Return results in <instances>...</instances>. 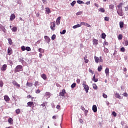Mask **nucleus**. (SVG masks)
Instances as JSON below:
<instances>
[{"label": "nucleus", "instance_id": "obj_43", "mask_svg": "<svg viewBox=\"0 0 128 128\" xmlns=\"http://www.w3.org/2000/svg\"><path fill=\"white\" fill-rule=\"evenodd\" d=\"M16 112L17 114H18L20 112V109H17L16 110Z\"/></svg>", "mask_w": 128, "mask_h": 128}, {"label": "nucleus", "instance_id": "obj_25", "mask_svg": "<svg viewBox=\"0 0 128 128\" xmlns=\"http://www.w3.org/2000/svg\"><path fill=\"white\" fill-rule=\"evenodd\" d=\"M41 77L42 78H43V80H46V74H43L41 75Z\"/></svg>", "mask_w": 128, "mask_h": 128}, {"label": "nucleus", "instance_id": "obj_12", "mask_svg": "<svg viewBox=\"0 0 128 128\" xmlns=\"http://www.w3.org/2000/svg\"><path fill=\"white\" fill-rule=\"evenodd\" d=\"M16 18V15L14 14H12L10 16V20H11V22H12V20H14Z\"/></svg>", "mask_w": 128, "mask_h": 128}, {"label": "nucleus", "instance_id": "obj_36", "mask_svg": "<svg viewBox=\"0 0 128 128\" xmlns=\"http://www.w3.org/2000/svg\"><path fill=\"white\" fill-rule=\"evenodd\" d=\"M8 44L12 45V40L10 38L8 39Z\"/></svg>", "mask_w": 128, "mask_h": 128}, {"label": "nucleus", "instance_id": "obj_7", "mask_svg": "<svg viewBox=\"0 0 128 128\" xmlns=\"http://www.w3.org/2000/svg\"><path fill=\"white\" fill-rule=\"evenodd\" d=\"M8 56H10V54H12V49L10 47L8 48Z\"/></svg>", "mask_w": 128, "mask_h": 128}, {"label": "nucleus", "instance_id": "obj_2", "mask_svg": "<svg viewBox=\"0 0 128 128\" xmlns=\"http://www.w3.org/2000/svg\"><path fill=\"white\" fill-rule=\"evenodd\" d=\"M82 86L86 90V92L88 94V90H90L88 86L86 84V82H83Z\"/></svg>", "mask_w": 128, "mask_h": 128}, {"label": "nucleus", "instance_id": "obj_56", "mask_svg": "<svg viewBox=\"0 0 128 128\" xmlns=\"http://www.w3.org/2000/svg\"><path fill=\"white\" fill-rule=\"evenodd\" d=\"M45 94L46 96H50V92H46Z\"/></svg>", "mask_w": 128, "mask_h": 128}, {"label": "nucleus", "instance_id": "obj_15", "mask_svg": "<svg viewBox=\"0 0 128 128\" xmlns=\"http://www.w3.org/2000/svg\"><path fill=\"white\" fill-rule=\"evenodd\" d=\"M105 74L106 76H110V69L106 68L105 70Z\"/></svg>", "mask_w": 128, "mask_h": 128}, {"label": "nucleus", "instance_id": "obj_35", "mask_svg": "<svg viewBox=\"0 0 128 128\" xmlns=\"http://www.w3.org/2000/svg\"><path fill=\"white\" fill-rule=\"evenodd\" d=\"M38 52H44V50L42 48H40L38 49Z\"/></svg>", "mask_w": 128, "mask_h": 128}, {"label": "nucleus", "instance_id": "obj_5", "mask_svg": "<svg viewBox=\"0 0 128 128\" xmlns=\"http://www.w3.org/2000/svg\"><path fill=\"white\" fill-rule=\"evenodd\" d=\"M50 28L52 32H54L56 30V24H54V22H51L50 24Z\"/></svg>", "mask_w": 128, "mask_h": 128}, {"label": "nucleus", "instance_id": "obj_3", "mask_svg": "<svg viewBox=\"0 0 128 128\" xmlns=\"http://www.w3.org/2000/svg\"><path fill=\"white\" fill-rule=\"evenodd\" d=\"M22 71V66L18 65L15 68V72H18Z\"/></svg>", "mask_w": 128, "mask_h": 128}, {"label": "nucleus", "instance_id": "obj_27", "mask_svg": "<svg viewBox=\"0 0 128 128\" xmlns=\"http://www.w3.org/2000/svg\"><path fill=\"white\" fill-rule=\"evenodd\" d=\"M102 65L99 66L98 68V72H102Z\"/></svg>", "mask_w": 128, "mask_h": 128}, {"label": "nucleus", "instance_id": "obj_33", "mask_svg": "<svg viewBox=\"0 0 128 128\" xmlns=\"http://www.w3.org/2000/svg\"><path fill=\"white\" fill-rule=\"evenodd\" d=\"M76 83H73L72 85H71V88H76Z\"/></svg>", "mask_w": 128, "mask_h": 128}, {"label": "nucleus", "instance_id": "obj_49", "mask_svg": "<svg viewBox=\"0 0 128 128\" xmlns=\"http://www.w3.org/2000/svg\"><path fill=\"white\" fill-rule=\"evenodd\" d=\"M121 52H124V51L126 50V49H124V47H122L120 48Z\"/></svg>", "mask_w": 128, "mask_h": 128}, {"label": "nucleus", "instance_id": "obj_59", "mask_svg": "<svg viewBox=\"0 0 128 128\" xmlns=\"http://www.w3.org/2000/svg\"><path fill=\"white\" fill-rule=\"evenodd\" d=\"M42 2H43V4H48V2H46V0H42Z\"/></svg>", "mask_w": 128, "mask_h": 128}, {"label": "nucleus", "instance_id": "obj_6", "mask_svg": "<svg viewBox=\"0 0 128 128\" xmlns=\"http://www.w3.org/2000/svg\"><path fill=\"white\" fill-rule=\"evenodd\" d=\"M44 38L46 40V42H48V44H50V37L45 36H44Z\"/></svg>", "mask_w": 128, "mask_h": 128}, {"label": "nucleus", "instance_id": "obj_8", "mask_svg": "<svg viewBox=\"0 0 128 128\" xmlns=\"http://www.w3.org/2000/svg\"><path fill=\"white\" fill-rule=\"evenodd\" d=\"M66 90L63 89L62 91L60 92V96H64V94H66Z\"/></svg>", "mask_w": 128, "mask_h": 128}, {"label": "nucleus", "instance_id": "obj_26", "mask_svg": "<svg viewBox=\"0 0 128 128\" xmlns=\"http://www.w3.org/2000/svg\"><path fill=\"white\" fill-rule=\"evenodd\" d=\"M11 30L12 32H16L18 30V28L14 26Z\"/></svg>", "mask_w": 128, "mask_h": 128}, {"label": "nucleus", "instance_id": "obj_17", "mask_svg": "<svg viewBox=\"0 0 128 128\" xmlns=\"http://www.w3.org/2000/svg\"><path fill=\"white\" fill-rule=\"evenodd\" d=\"M26 86H28V88H32V86H34V84L32 82H27Z\"/></svg>", "mask_w": 128, "mask_h": 128}, {"label": "nucleus", "instance_id": "obj_61", "mask_svg": "<svg viewBox=\"0 0 128 128\" xmlns=\"http://www.w3.org/2000/svg\"><path fill=\"white\" fill-rule=\"evenodd\" d=\"M40 90H36V94H40Z\"/></svg>", "mask_w": 128, "mask_h": 128}, {"label": "nucleus", "instance_id": "obj_51", "mask_svg": "<svg viewBox=\"0 0 128 128\" xmlns=\"http://www.w3.org/2000/svg\"><path fill=\"white\" fill-rule=\"evenodd\" d=\"M124 44H125V46H126L128 45V40H125L124 42Z\"/></svg>", "mask_w": 128, "mask_h": 128}, {"label": "nucleus", "instance_id": "obj_54", "mask_svg": "<svg viewBox=\"0 0 128 128\" xmlns=\"http://www.w3.org/2000/svg\"><path fill=\"white\" fill-rule=\"evenodd\" d=\"M112 114L114 116H116V113L115 112H112Z\"/></svg>", "mask_w": 128, "mask_h": 128}, {"label": "nucleus", "instance_id": "obj_58", "mask_svg": "<svg viewBox=\"0 0 128 128\" xmlns=\"http://www.w3.org/2000/svg\"><path fill=\"white\" fill-rule=\"evenodd\" d=\"M86 22H81L80 23V24H81V26H82H82H86Z\"/></svg>", "mask_w": 128, "mask_h": 128}, {"label": "nucleus", "instance_id": "obj_18", "mask_svg": "<svg viewBox=\"0 0 128 128\" xmlns=\"http://www.w3.org/2000/svg\"><path fill=\"white\" fill-rule=\"evenodd\" d=\"M41 106L43 108H46V106H48V102H44L43 104H41Z\"/></svg>", "mask_w": 128, "mask_h": 128}, {"label": "nucleus", "instance_id": "obj_50", "mask_svg": "<svg viewBox=\"0 0 128 128\" xmlns=\"http://www.w3.org/2000/svg\"><path fill=\"white\" fill-rule=\"evenodd\" d=\"M78 4H84V2L82 0H78L77 1Z\"/></svg>", "mask_w": 128, "mask_h": 128}, {"label": "nucleus", "instance_id": "obj_44", "mask_svg": "<svg viewBox=\"0 0 128 128\" xmlns=\"http://www.w3.org/2000/svg\"><path fill=\"white\" fill-rule=\"evenodd\" d=\"M66 30H62V32H60V34H66Z\"/></svg>", "mask_w": 128, "mask_h": 128}, {"label": "nucleus", "instance_id": "obj_23", "mask_svg": "<svg viewBox=\"0 0 128 128\" xmlns=\"http://www.w3.org/2000/svg\"><path fill=\"white\" fill-rule=\"evenodd\" d=\"M115 96L116 98H119L120 100H122V96L120 95L118 93H116L115 94Z\"/></svg>", "mask_w": 128, "mask_h": 128}, {"label": "nucleus", "instance_id": "obj_14", "mask_svg": "<svg viewBox=\"0 0 128 128\" xmlns=\"http://www.w3.org/2000/svg\"><path fill=\"white\" fill-rule=\"evenodd\" d=\"M92 110L93 112H98V108L96 107V106L94 105L92 106Z\"/></svg>", "mask_w": 128, "mask_h": 128}, {"label": "nucleus", "instance_id": "obj_62", "mask_svg": "<svg viewBox=\"0 0 128 128\" xmlns=\"http://www.w3.org/2000/svg\"><path fill=\"white\" fill-rule=\"evenodd\" d=\"M76 82H77V84H80V80L77 79Z\"/></svg>", "mask_w": 128, "mask_h": 128}, {"label": "nucleus", "instance_id": "obj_31", "mask_svg": "<svg viewBox=\"0 0 128 128\" xmlns=\"http://www.w3.org/2000/svg\"><path fill=\"white\" fill-rule=\"evenodd\" d=\"M8 122L9 124H12V122H14V120H12V118H10L8 120Z\"/></svg>", "mask_w": 128, "mask_h": 128}, {"label": "nucleus", "instance_id": "obj_4", "mask_svg": "<svg viewBox=\"0 0 128 128\" xmlns=\"http://www.w3.org/2000/svg\"><path fill=\"white\" fill-rule=\"evenodd\" d=\"M117 13L120 16H124V12H122V8H118L117 10Z\"/></svg>", "mask_w": 128, "mask_h": 128}, {"label": "nucleus", "instance_id": "obj_20", "mask_svg": "<svg viewBox=\"0 0 128 128\" xmlns=\"http://www.w3.org/2000/svg\"><path fill=\"white\" fill-rule=\"evenodd\" d=\"M82 24H78L72 26V28H80Z\"/></svg>", "mask_w": 128, "mask_h": 128}, {"label": "nucleus", "instance_id": "obj_21", "mask_svg": "<svg viewBox=\"0 0 128 128\" xmlns=\"http://www.w3.org/2000/svg\"><path fill=\"white\" fill-rule=\"evenodd\" d=\"M119 24H120V28H124V23L123 22H120L119 23Z\"/></svg>", "mask_w": 128, "mask_h": 128}, {"label": "nucleus", "instance_id": "obj_22", "mask_svg": "<svg viewBox=\"0 0 128 128\" xmlns=\"http://www.w3.org/2000/svg\"><path fill=\"white\" fill-rule=\"evenodd\" d=\"M0 28L4 32H6V28L2 25L0 24Z\"/></svg>", "mask_w": 128, "mask_h": 128}, {"label": "nucleus", "instance_id": "obj_40", "mask_svg": "<svg viewBox=\"0 0 128 128\" xmlns=\"http://www.w3.org/2000/svg\"><path fill=\"white\" fill-rule=\"evenodd\" d=\"M118 40H122V35L119 34L118 36Z\"/></svg>", "mask_w": 128, "mask_h": 128}, {"label": "nucleus", "instance_id": "obj_37", "mask_svg": "<svg viewBox=\"0 0 128 128\" xmlns=\"http://www.w3.org/2000/svg\"><path fill=\"white\" fill-rule=\"evenodd\" d=\"M99 12H104V8H100L99 9Z\"/></svg>", "mask_w": 128, "mask_h": 128}, {"label": "nucleus", "instance_id": "obj_57", "mask_svg": "<svg viewBox=\"0 0 128 128\" xmlns=\"http://www.w3.org/2000/svg\"><path fill=\"white\" fill-rule=\"evenodd\" d=\"M38 86V82L36 81L34 83V86Z\"/></svg>", "mask_w": 128, "mask_h": 128}, {"label": "nucleus", "instance_id": "obj_45", "mask_svg": "<svg viewBox=\"0 0 128 128\" xmlns=\"http://www.w3.org/2000/svg\"><path fill=\"white\" fill-rule=\"evenodd\" d=\"M102 96H103V98H108V95H106L104 93H103Z\"/></svg>", "mask_w": 128, "mask_h": 128}, {"label": "nucleus", "instance_id": "obj_48", "mask_svg": "<svg viewBox=\"0 0 128 128\" xmlns=\"http://www.w3.org/2000/svg\"><path fill=\"white\" fill-rule=\"evenodd\" d=\"M104 52H106V54H108V49L106 48H104Z\"/></svg>", "mask_w": 128, "mask_h": 128}, {"label": "nucleus", "instance_id": "obj_29", "mask_svg": "<svg viewBox=\"0 0 128 128\" xmlns=\"http://www.w3.org/2000/svg\"><path fill=\"white\" fill-rule=\"evenodd\" d=\"M93 88L94 90H98V86H96V84H92Z\"/></svg>", "mask_w": 128, "mask_h": 128}, {"label": "nucleus", "instance_id": "obj_46", "mask_svg": "<svg viewBox=\"0 0 128 128\" xmlns=\"http://www.w3.org/2000/svg\"><path fill=\"white\" fill-rule=\"evenodd\" d=\"M80 14H82V12H79L76 14V16H80Z\"/></svg>", "mask_w": 128, "mask_h": 128}, {"label": "nucleus", "instance_id": "obj_11", "mask_svg": "<svg viewBox=\"0 0 128 128\" xmlns=\"http://www.w3.org/2000/svg\"><path fill=\"white\" fill-rule=\"evenodd\" d=\"M8 68V66L6 64H4L2 66L1 68L3 72H4L5 70H6V68Z\"/></svg>", "mask_w": 128, "mask_h": 128}, {"label": "nucleus", "instance_id": "obj_13", "mask_svg": "<svg viewBox=\"0 0 128 128\" xmlns=\"http://www.w3.org/2000/svg\"><path fill=\"white\" fill-rule=\"evenodd\" d=\"M93 44H95L96 46L98 45V40L96 39H93L92 40Z\"/></svg>", "mask_w": 128, "mask_h": 128}, {"label": "nucleus", "instance_id": "obj_38", "mask_svg": "<svg viewBox=\"0 0 128 128\" xmlns=\"http://www.w3.org/2000/svg\"><path fill=\"white\" fill-rule=\"evenodd\" d=\"M114 4H110L109 6V8L111 10L114 9Z\"/></svg>", "mask_w": 128, "mask_h": 128}, {"label": "nucleus", "instance_id": "obj_52", "mask_svg": "<svg viewBox=\"0 0 128 128\" xmlns=\"http://www.w3.org/2000/svg\"><path fill=\"white\" fill-rule=\"evenodd\" d=\"M75 4H76V1H73L72 3H71V6H74Z\"/></svg>", "mask_w": 128, "mask_h": 128}, {"label": "nucleus", "instance_id": "obj_34", "mask_svg": "<svg viewBox=\"0 0 128 128\" xmlns=\"http://www.w3.org/2000/svg\"><path fill=\"white\" fill-rule=\"evenodd\" d=\"M106 34L102 33V38L104 39V38H106Z\"/></svg>", "mask_w": 128, "mask_h": 128}, {"label": "nucleus", "instance_id": "obj_63", "mask_svg": "<svg viewBox=\"0 0 128 128\" xmlns=\"http://www.w3.org/2000/svg\"><path fill=\"white\" fill-rule=\"evenodd\" d=\"M56 108H57V110H60V105L57 106Z\"/></svg>", "mask_w": 128, "mask_h": 128}, {"label": "nucleus", "instance_id": "obj_16", "mask_svg": "<svg viewBox=\"0 0 128 128\" xmlns=\"http://www.w3.org/2000/svg\"><path fill=\"white\" fill-rule=\"evenodd\" d=\"M4 100H6V102H10V97H8L7 95L4 96Z\"/></svg>", "mask_w": 128, "mask_h": 128}, {"label": "nucleus", "instance_id": "obj_19", "mask_svg": "<svg viewBox=\"0 0 128 128\" xmlns=\"http://www.w3.org/2000/svg\"><path fill=\"white\" fill-rule=\"evenodd\" d=\"M27 104H28V106L31 107L32 106H34V102H29L27 103Z\"/></svg>", "mask_w": 128, "mask_h": 128}, {"label": "nucleus", "instance_id": "obj_60", "mask_svg": "<svg viewBox=\"0 0 128 128\" xmlns=\"http://www.w3.org/2000/svg\"><path fill=\"white\" fill-rule=\"evenodd\" d=\"M85 26H88V28H90V24H88V23H86Z\"/></svg>", "mask_w": 128, "mask_h": 128}, {"label": "nucleus", "instance_id": "obj_1", "mask_svg": "<svg viewBox=\"0 0 128 128\" xmlns=\"http://www.w3.org/2000/svg\"><path fill=\"white\" fill-rule=\"evenodd\" d=\"M95 62L96 64H98V62H104V60L102 59V56H100V58L94 56Z\"/></svg>", "mask_w": 128, "mask_h": 128}, {"label": "nucleus", "instance_id": "obj_64", "mask_svg": "<svg viewBox=\"0 0 128 128\" xmlns=\"http://www.w3.org/2000/svg\"><path fill=\"white\" fill-rule=\"evenodd\" d=\"M126 12L128 10V5L126 6V7L124 8Z\"/></svg>", "mask_w": 128, "mask_h": 128}, {"label": "nucleus", "instance_id": "obj_30", "mask_svg": "<svg viewBox=\"0 0 128 128\" xmlns=\"http://www.w3.org/2000/svg\"><path fill=\"white\" fill-rule=\"evenodd\" d=\"M117 8H122V3H120L119 5L117 6Z\"/></svg>", "mask_w": 128, "mask_h": 128}, {"label": "nucleus", "instance_id": "obj_41", "mask_svg": "<svg viewBox=\"0 0 128 128\" xmlns=\"http://www.w3.org/2000/svg\"><path fill=\"white\" fill-rule=\"evenodd\" d=\"M84 62L88 64V60L86 59V57L84 58Z\"/></svg>", "mask_w": 128, "mask_h": 128}, {"label": "nucleus", "instance_id": "obj_42", "mask_svg": "<svg viewBox=\"0 0 128 128\" xmlns=\"http://www.w3.org/2000/svg\"><path fill=\"white\" fill-rule=\"evenodd\" d=\"M26 50H27V52H30V50H32V49L30 47L26 46Z\"/></svg>", "mask_w": 128, "mask_h": 128}, {"label": "nucleus", "instance_id": "obj_10", "mask_svg": "<svg viewBox=\"0 0 128 128\" xmlns=\"http://www.w3.org/2000/svg\"><path fill=\"white\" fill-rule=\"evenodd\" d=\"M60 16H59L58 18H57L56 20V24H57V26H60Z\"/></svg>", "mask_w": 128, "mask_h": 128}, {"label": "nucleus", "instance_id": "obj_9", "mask_svg": "<svg viewBox=\"0 0 128 128\" xmlns=\"http://www.w3.org/2000/svg\"><path fill=\"white\" fill-rule=\"evenodd\" d=\"M12 84H14V86H16V88H20V85L18 84V82H16L15 80L12 81Z\"/></svg>", "mask_w": 128, "mask_h": 128}, {"label": "nucleus", "instance_id": "obj_55", "mask_svg": "<svg viewBox=\"0 0 128 128\" xmlns=\"http://www.w3.org/2000/svg\"><path fill=\"white\" fill-rule=\"evenodd\" d=\"M122 96H126V97H127L128 96V93L124 92V94H122Z\"/></svg>", "mask_w": 128, "mask_h": 128}, {"label": "nucleus", "instance_id": "obj_39", "mask_svg": "<svg viewBox=\"0 0 128 128\" xmlns=\"http://www.w3.org/2000/svg\"><path fill=\"white\" fill-rule=\"evenodd\" d=\"M21 50L23 52H24V50H26V46H21Z\"/></svg>", "mask_w": 128, "mask_h": 128}, {"label": "nucleus", "instance_id": "obj_28", "mask_svg": "<svg viewBox=\"0 0 128 128\" xmlns=\"http://www.w3.org/2000/svg\"><path fill=\"white\" fill-rule=\"evenodd\" d=\"M46 13H47L48 14H50V8H46Z\"/></svg>", "mask_w": 128, "mask_h": 128}, {"label": "nucleus", "instance_id": "obj_47", "mask_svg": "<svg viewBox=\"0 0 128 128\" xmlns=\"http://www.w3.org/2000/svg\"><path fill=\"white\" fill-rule=\"evenodd\" d=\"M3 86H4V82H2V80H0V86L1 88H2Z\"/></svg>", "mask_w": 128, "mask_h": 128}, {"label": "nucleus", "instance_id": "obj_53", "mask_svg": "<svg viewBox=\"0 0 128 128\" xmlns=\"http://www.w3.org/2000/svg\"><path fill=\"white\" fill-rule=\"evenodd\" d=\"M110 18H108V17L106 16L104 18V20H106V22H108Z\"/></svg>", "mask_w": 128, "mask_h": 128}, {"label": "nucleus", "instance_id": "obj_24", "mask_svg": "<svg viewBox=\"0 0 128 128\" xmlns=\"http://www.w3.org/2000/svg\"><path fill=\"white\" fill-rule=\"evenodd\" d=\"M92 80L94 82H97L98 81V79L96 78V75H94V76L92 78Z\"/></svg>", "mask_w": 128, "mask_h": 128}, {"label": "nucleus", "instance_id": "obj_32", "mask_svg": "<svg viewBox=\"0 0 128 128\" xmlns=\"http://www.w3.org/2000/svg\"><path fill=\"white\" fill-rule=\"evenodd\" d=\"M56 36L54 34L52 36L51 38L52 40H56Z\"/></svg>", "mask_w": 128, "mask_h": 128}]
</instances>
